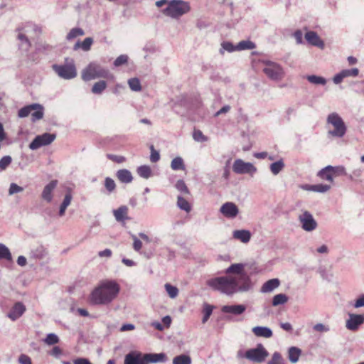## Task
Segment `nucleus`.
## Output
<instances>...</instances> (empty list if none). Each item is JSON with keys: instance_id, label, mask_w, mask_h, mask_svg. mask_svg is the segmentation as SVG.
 Wrapping results in <instances>:
<instances>
[{"instance_id": "nucleus-58", "label": "nucleus", "mask_w": 364, "mask_h": 364, "mask_svg": "<svg viewBox=\"0 0 364 364\" xmlns=\"http://www.w3.org/2000/svg\"><path fill=\"white\" fill-rule=\"evenodd\" d=\"M107 157L109 159L117 163H122L125 161V158L122 156H117L113 154H108Z\"/></svg>"}, {"instance_id": "nucleus-37", "label": "nucleus", "mask_w": 364, "mask_h": 364, "mask_svg": "<svg viewBox=\"0 0 364 364\" xmlns=\"http://www.w3.org/2000/svg\"><path fill=\"white\" fill-rule=\"evenodd\" d=\"M106 87L107 83L103 80H100L93 85L92 87V92L94 94H101L106 89Z\"/></svg>"}, {"instance_id": "nucleus-51", "label": "nucleus", "mask_w": 364, "mask_h": 364, "mask_svg": "<svg viewBox=\"0 0 364 364\" xmlns=\"http://www.w3.org/2000/svg\"><path fill=\"white\" fill-rule=\"evenodd\" d=\"M330 170L331 171V172L333 173V178L338 176L346 174L345 168L343 166H331V169H330Z\"/></svg>"}, {"instance_id": "nucleus-6", "label": "nucleus", "mask_w": 364, "mask_h": 364, "mask_svg": "<svg viewBox=\"0 0 364 364\" xmlns=\"http://www.w3.org/2000/svg\"><path fill=\"white\" fill-rule=\"evenodd\" d=\"M238 355L240 357L245 358L254 363H260L266 360L269 355V353L264 346L259 343L257 344L256 348L247 350L244 355H242L241 352H240Z\"/></svg>"}, {"instance_id": "nucleus-5", "label": "nucleus", "mask_w": 364, "mask_h": 364, "mask_svg": "<svg viewBox=\"0 0 364 364\" xmlns=\"http://www.w3.org/2000/svg\"><path fill=\"white\" fill-rule=\"evenodd\" d=\"M52 69L61 78L70 80L77 76V69L73 60L66 59L64 64H53Z\"/></svg>"}, {"instance_id": "nucleus-49", "label": "nucleus", "mask_w": 364, "mask_h": 364, "mask_svg": "<svg viewBox=\"0 0 364 364\" xmlns=\"http://www.w3.org/2000/svg\"><path fill=\"white\" fill-rule=\"evenodd\" d=\"M11 157L9 156H4L0 159V171L5 170L11 163Z\"/></svg>"}, {"instance_id": "nucleus-1", "label": "nucleus", "mask_w": 364, "mask_h": 364, "mask_svg": "<svg viewBox=\"0 0 364 364\" xmlns=\"http://www.w3.org/2000/svg\"><path fill=\"white\" fill-rule=\"evenodd\" d=\"M120 292V286L115 281L105 279L100 282L91 291L88 300L93 305H109Z\"/></svg>"}, {"instance_id": "nucleus-54", "label": "nucleus", "mask_w": 364, "mask_h": 364, "mask_svg": "<svg viewBox=\"0 0 364 364\" xmlns=\"http://www.w3.org/2000/svg\"><path fill=\"white\" fill-rule=\"evenodd\" d=\"M128 60V56L126 55H121L119 57L116 58V60L114 62V65L116 67L122 65L127 63Z\"/></svg>"}, {"instance_id": "nucleus-53", "label": "nucleus", "mask_w": 364, "mask_h": 364, "mask_svg": "<svg viewBox=\"0 0 364 364\" xmlns=\"http://www.w3.org/2000/svg\"><path fill=\"white\" fill-rule=\"evenodd\" d=\"M105 186L109 192H112L115 189L116 184L113 179L107 177L105 180Z\"/></svg>"}, {"instance_id": "nucleus-33", "label": "nucleus", "mask_w": 364, "mask_h": 364, "mask_svg": "<svg viewBox=\"0 0 364 364\" xmlns=\"http://www.w3.org/2000/svg\"><path fill=\"white\" fill-rule=\"evenodd\" d=\"M255 47V43L250 41H242L236 46L237 50H252Z\"/></svg>"}, {"instance_id": "nucleus-41", "label": "nucleus", "mask_w": 364, "mask_h": 364, "mask_svg": "<svg viewBox=\"0 0 364 364\" xmlns=\"http://www.w3.org/2000/svg\"><path fill=\"white\" fill-rule=\"evenodd\" d=\"M288 300L287 296L283 294H279L274 296L272 300L273 306H278L279 304H283L286 303Z\"/></svg>"}, {"instance_id": "nucleus-22", "label": "nucleus", "mask_w": 364, "mask_h": 364, "mask_svg": "<svg viewBox=\"0 0 364 364\" xmlns=\"http://www.w3.org/2000/svg\"><path fill=\"white\" fill-rule=\"evenodd\" d=\"M146 364L151 363L164 362L166 360L165 353H146L144 354Z\"/></svg>"}, {"instance_id": "nucleus-24", "label": "nucleus", "mask_w": 364, "mask_h": 364, "mask_svg": "<svg viewBox=\"0 0 364 364\" xmlns=\"http://www.w3.org/2000/svg\"><path fill=\"white\" fill-rule=\"evenodd\" d=\"M246 309L244 305H227L222 308V311L224 313H230L235 315L242 314Z\"/></svg>"}, {"instance_id": "nucleus-52", "label": "nucleus", "mask_w": 364, "mask_h": 364, "mask_svg": "<svg viewBox=\"0 0 364 364\" xmlns=\"http://www.w3.org/2000/svg\"><path fill=\"white\" fill-rule=\"evenodd\" d=\"M342 73V75L345 77L353 76L355 77L358 75L359 70L358 68H352V69H347L343 70L341 72Z\"/></svg>"}, {"instance_id": "nucleus-31", "label": "nucleus", "mask_w": 364, "mask_h": 364, "mask_svg": "<svg viewBox=\"0 0 364 364\" xmlns=\"http://www.w3.org/2000/svg\"><path fill=\"white\" fill-rule=\"evenodd\" d=\"M301 354V350L300 348L297 347H291L288 350L289 360L291 363H295L299 360Z\"/></svg>"}, {"instance_id": "nucleus-44", "label": "nucleus", "mask_w": 364, "mask_h": 364, "mask_svg": "<svg viewBox=\"0 0 364 364\" xmlns=\"http://www.w3.org/2000/svg\"><path fill=\"white\" fill-rule=\"evenodd\" d=\"M307 80L311 83L316 85H325L326 83L325 78L316 75H309L307 76Z\"/></svg>"}, {"instance_id": "nucleus-3", "label": "nucleus", "mask_w": 364, "mask_h": 364, "mask_svg": "<svg viewBox=\"0 0 364 364\" xmlns=\"http://www.w3.org/2000/svg\"><path fill=\"white\" fill-rule=\"evenodd\" d=\"M84 81H90L96 78L113 79V75L109 70L95 63H90L82 71L81 75Z\"/></svg>"}, {"instance_id": "nucleus-34", "label": "nucleus", "mask_w": 364, "mask_h": 364, "mask_svg": "<svg viewBox=\"0 0 364 364\" xmlns=\"http://www.w3.org/2000/svg\"><path fill=\"white\" fill-rule=\"evenodd\" d=\"M0 259L7 261L12 260V256L9 248L4 244L0 243Z\"/></svg>"}, {"instance_id": "nucleus-27", "label": "nucleus", "mask_w": 364, "mask_h": 364, "mask_svg": "<svg viewBox=\"0 0 364 364\" xmlns=\"http://www.w3.org/2000/svg\"><path fill=\"white\" fill-rule=\"evenodd\" d=\"M331 166H327L324 168L318 171L317 176L322 180H326L330 183L333 182V176L331 171Z\"/></svg>"}, {"instance_id": "nucleus-29", "label": "nucleus", "mask_w": 364, "mask_h": 364, "mask_svg": "<svg viewBox=\"0 0 364 364\" xmlns=\"http://www.w3.org/2000/svg\"><path fill=\"white\" fill-rule=\"evenodd\" d=\"M279 281L278 279H272L266 282L262 287V292H269L278 287Z\"/></svg>"}, {"instance_id": "nucleus-12", "label": "nucleus", "mask_w": 364, "mask_h": 364, "mask_svg": "<svg viewBox=\"0 0 364 364\" xmlns=\"http://www.w3.org/2000/svg\"><path fill=\"white\" fill-rule=\"evenodd\" d=\"M55 139V134L50 133H44L38 135L29 144V148L32 150H36L43 146H46L51 144Z\"/></svg>"}, {"instance_id": "nucleus-60", "label": "nucleus", "mask_w": 364, "mask_h": 364, "mask_svg": "<svg viewBox=\"0 0 364 364\" xmlns=\"http://www.w3.org/2000/svg\"><path fill=\"white\" fill-rule=\"evenodd\" d=\"M18 361L21 364H32L31 358L25 354L20 355Z\"/></svg>"}, {"instance_id": "nucleus-14", "label": "nucleus", "mask_w": 364, "mask_h": 364, "mask_svg": "<svg viewBox=\"0 0 364 364\" xmlns=\"http://www.w3.org/2000/svg\"><path fill=\"white\" fill-rule=\"evenodd\" d=\"M220 211L225 218H234L237 215L239 209L234 203L226 202L221 206Z\"/></svg>"}, {"instance_id": "nucleus-23", "label": "nucleus", "mask_w": 364, "mask_h": 364, "mask_svg": "<svg viewBox=\"0 0 364 364\" xmlns=\"http://www.w3.org/2000/svg\"><path fill=\"white\" fill-rule=\"evenodd\" d=\"M252 333L257 337L269 338L272 336V331L268 327L255 326L252 329Z\"/></svg>"}, {"instance_id": "nucleus-64", "label": "nucleus", "mask_w": 364, "mask_h": 364, "mask_svg": "<svg viewBox=\"0 0 364 364\" xmlns=\"http://www.w3.org/2000/svg\"><path fill=\"white\" fill-rule=\"evenodd\" d=\"M74 364H92V363L87 359L84 358H78L73 360Z\"/></svg>"}, {"instance_id": "nucleus-15", "label": "nucleus", "mask_w": 364, "mask_h": 364, "mask_svg": "<svg viewBox=\"0 0 364 364\" xmlns=\"http://www.w3.org/2000/svg\"><path fill=\"white\" fill-rule=\"evenodd\" d=\"M364 323V315L353 314L349 315V318L346 321V328L351 331H355L359 326Z\"/></svg>"}, {"instance_id": "nucleus-63", "label": "nucleus", "mask_w": 364, "mask_h": 364, "mask_svg": "<svg viewBox=\"0 0 364 364\" xmlns=\"http://www.w3.org/2000/svg\"><path fill=\"white\" fill-rule=\"evenodd\" d=\"M135 329V326L132 323L123 324L120 328V331H133Z\"/></svg>"}, {"instance_id": "nucleus-8", "label": "nucleus", "mask_w": 364, "mask_h": 364, "mask_svg": "<svg viewBox=\"0 0 364 364\" xmlns=\"http://www.w3.org/2000/svg\"><path fill=\"white\" fill-rule=\"evenodd\" d=\"M244 267V264L240 263L232 264L225 270V273L250 287V279L245 273Z\"/></svg>"}, {"instance_id": "nucleus-4", "label": "nucleus", "mask_w": 364, "mask_h": 364, "mask_svg": "<svg viewBox=\"0 0 364 364\" xmlns=\"http://www.w3.org/2000/svg\"><path fill=\"white\" fill-rule=\"evenodd\" d=\"M191 9L188 2L181 0H173L170 1L168 6L164 10V14L171 18H179L188 13Z\"/></svg>"}, {"instance_id": "nucleus-57", "label": "nucleus", "mask_w": 364, "mask_h": 364, "mask_svg": "<svg viewBox=\"0 0 364 364\" xmlns=\"http://www.w3.org/2000/svg\"><path fill=\"white\" fill-rule=\"evenodd\" d=\"M23 188L16 183H11L9 190V194L12 195L23 191Z\"/></svg>"}, {"instance_id": "nucleus-40", "label": "nucleus", "mask_w": 364, "mask_h": 364, "mask_svg": "<svg viewBox=\"0 0 364 364\" xmlns=\"http://www.w3.org/2000/svg\"><path fill=\"white\" fill-rule=\"evenodd\" d=\"M138 174L144 178H148L151 176V171L149 166H141L137 169Z\"/></svg>"}, {"instance_id": "nucleus-39", "label": "nucleus", "mask_w": 364, "mask_h": 364, "mask_svg": "<svg viewBox=\"0 0 364 364\" xmlns=\"http://www.w3.org/2000/svg\"><path fill=\"white\" fill-rule=\"evenodd\" d=\"M284 167L282 160H279L270 165V170L274 175L278 174Z\"/></svg>"}, {"instance_id": "nucleus-62", "label": "nucleus", "mask_w": 364, "mask_h": 364, "mask_svg": "<svg viewBox=\"0 0 364 364\" xmlns=\"http://www.w3.org/2000/svg\"><path fill=\"white\" fill-rule=\"evenodd\" d=\"M71 200H72V195L70 193H68L65 195L64 200L61 204L68 208V206L70 205Z\"/></svg>"}, {"instance_id": "nucleus-25", "label": "nucleus", "mask_w": 364, "mask_h": 364, "mask_svg": "<svg viewBox=\"0 0 364 364\" xmlns=\"http://www.w3.org/2000/svg\"><path fill=\"white\" fill-rule=\"evenodd\" d=\"M116 176L120 182L124 183H131L133 179L131 172L127 169L119 170L116 173Z\"/></svg>"}, {"instance_id": "nucleus-9", "label": "nucleus", "mask_w": 364, "mask_h": 364, "mask_svg": "<svg viewBox=\"0 0 364 364\" xmlns=\"http://www.w3.org/2000/svg\"><path fill=\"white\" fill-rule=\"evenodd\" d=\"M327 122L334 127L333 130L328 132L331 135L337 137L344 136L346 132V127L341 117L337 113L330 114L328 116Z\"/></svg>"}, {"instance_id": "nucleus-48", "label": "nucleus", "mask_w": 364, "mask_h": 364, "mask_svg": "<svg viewBox=\"0 0 364 364\" xmlns=\"http://www.w3.org/2000/svg\"><path fill=\"white\" fill-rule=\"evenodd\" d=\"M165 288L171 298H175L178 294V289L176 287L171 285L170 284H166L165 285Z\"/></svg>"}, {"instance_id": "nucleus-61", "label": "nucleus", "mask_w": 364, "mask_h": 364, "mask_svg": "<svg viewBox=\"0 0 364 364\" xmlns=\"http://www.w3.org/2000/svg\"><path fill=\"white\" fill-rule=\"evenodd\" d=\"M314 329L315 331H318V332H326V331H328L329 330L328 327H326V326H324L322 323H317V324H316L314 326Z\"/></svg>"}, {"instance_id": "nucleus-11", "label": "nucleus", "mask_w": 364, "mask_h": 364, "mask_svg": "<svg viewBox=\"0 0 364 364\" xmlns=\"http://www.w3.org/2000/svg\"><path fill=\"white\" fill-rule=\"evenodd\" d=\"M232 171L237 174H252L257 171V168L250 162H245L242 159H236L232 165Z\"/></svg>"}, {"instance_id": "nucleus-32", "label": "nucleus", "mask_w": 364, "mask_h": 364, "mask_svg": "<svg viewBox=\"0 0 364 364\" xmlns=\"http://www.w3.org/2000/svg\"><path fill=\"white\" fill-rule=\"evenodd\" d=\"M177 205L179 208L185 210L186 213H189L191 210V205L189 202L181 196H178Z\"/></svg>"}, {"instance_id": "nucleus-30", "label": "nucleus", "mask_w": 364, "mask_h": 364, "mask_svg": "<svg viewBox=\"0 0 364 364\" xmlns=\"http://www.w3.org/2000/svg\"><path fill=\"white\" fill-rule=\"evenodd\" d=\"M233 236L235 238L240 240L242 242H247L250 241L251 235L248 230H235L233 232Z\"/></svg>"}, {"instance_id": "nucleus-55", "label": "nucleus", "mask_w": 364, "mask_h": 364, "mask_svg": "<svg viewBox=\"0 0 364 364\" xmlns=\"http://www.w3.org/2000/svg\"><path fill=\"white\" fill-rule=\"evenodd\" d=\"M133 240V248L135 251L139 252L142 247V242L136 235H132Z\"/></svg>"}, {"instance_id": "nucleus-17", "label": "nucleus", "mask_w": 364, "mask_h": 364, "mask_svg": "<svg viewBox=\"0 0 364 364\" xmlns=\"http://www.w3.org/2000/svg\"><path fill=\"white\" fill-rule=\"evenodd\" d=\"M129 208L126 205H122L116 210H113V215L117 222L125 223V221L129 220L128 216Z\"/></svg>"}, {"instance_id": "nucleus-26", "label": "nucleus", "mask_w": 364, "mask_h": 364, "mask_svg": "<svg viewBox=\"0 0 364 364\" xmlns=\"http://www.w3.org/2000/svg\"><path fill=\"white\" fill-rule=\"evenodd\" d=\"M303 188L318 193H325L331 189V186L327 184L305 185Z\"/></svg>"}, {"instance_id": "nucleus-50", "label": "nucleus", "mask_w": 364, "mask_h": 364, "mask_svg": "<svg viewBox=\"0 0 364 364\" xmlns=\"http://www.w3.org/2000/svg\"><path fill=\"white\" fill-rule=\"evenodd\" d=\"M59 341L58 337L54 333H49L45 338V343L48 345H54Z\"/></svg>"}, {"instance_id": "nucleus-13", "label": "nucleus", "mask_w": 364, "mask_h": 364, "mask_svg": "<svg viewBox=\"0 0 364 364\" xmlns=\"http://www.w3.org/2000/svg\"><path fill=\"white\" fill-rule=\"evenodd\" d=\"M299 220L301 224L302 228L306 231H312L317 227L316 221L314 219L312 215L308 211H305L301 214L299 216Z\"/></svg>"}, {"instance_id": "nucleus-36", "label": "nucleus", "mask_w": 364, "mask_h": 364, "mask_svg": "<svg viewBox=\"0 0 364 364\" xmlns=\"http://www.w3.org/2000/svg\"><path fill=\"white\" fill-rule=\"evenodd\" d=\"M171 167L174 171L184 170L185 165L183 159L181 157L174 158L171 161Z\"/></svg>"}, {"instance_id": "nucleus-45", "label": "nucleus", "mask_w": 364, "mask_h": 364, "mask_svg": "<svg viewBox=\"0 0 364 364\" xmlns=\"http://www.w3.org/2000/svg\"><path fill=\"white\" fill-rule=\"evenodd\" d=\"M203 318L202 319V321L203 323H205L210 316L213 312V306L209 304H205L203 310Z\"/></svg>"}, {"instance_id": "nucleus-43", "label": "nucleus", "mask_w": 364, "mask_h": 364, "mask_svg": "<svg viewBox=\"0 0 364 364\" xmlns=\"http://www.w3.org/2000/svg\"><path fill=\"white\" fill-rule=\"evenodd\" d=\"M129 87L133 91H140L141 90V83L138 78H131L128 81Z\"/></svg>"}, {"instance_id": "nucleus-19", "label": "nucleus", "mask_w": 364, "mask_h": 364, "mask_svg": "<svg viewBox=\"0 0 364 364\" xmlns=\"http://www.w3.org/2000/svg\"><path fill=\"white\" fill-rule=\"evenodd\" d=\"M25 311V306L21 302H17L14 304L10 312L8 314V317L12 321H15L21 317Z\"/></svg>"}, {"instance_id": "nucleus-21", "label": "nucleus", "mask_w": 364, "mask_h": 364, "mask_svg": "<svg viewBox=\"0 0 364 364\" xmlns=\"http://www.w3.org/2000/svg\"><path fill=\"white\" fill-rule=\"evenodd\" d=\"M32 28L35 31L38 30L37 28L36 27V26H33L31 24H28L23 28H18L17 29V31L18 32V39L20 40L21 41L25 42V43L26 45V49H28L31 46V43L28 41V38L22 32L24 31L25 33H28L29 28Z\"/></svg>"}, {"instance_id": "nucleus-20", "label": "nucleus", "mask_w": 364, "mask_h": 364, "mask_svg": "<svg viewBox=\"0 0 364 364\" xmlns=\"http://www.w3.org/2000/svg\"><path fill=\"white\" fill-rule=\"evenodd\" d=\"M305 38L306 41L314 46H317L318 48H323L324 46V43L323 41L319 38L318 34L314 31H308L305 34Z\"/></svg>"}, {"instance_id": "nucleus-47", "label": "nucleus", "mask_w": 364, "mask_h": 364, "mask_svg": "<svg viewBox=\"0 0 364 364\" xmlns=\"http://www.w3.org/2000/svg\"><path fill=\"white\" fill-rule=\"evenodd\" d=\"M176 188L178 191L185 194H190V191L183 180H178L176 183Z\"/></svg>"}, {"instance_id": "nucleus-56", "label": "nucleus", "mask_w": 364, "mask_h": 364, "mask_svg": "<svg viewBox=\"0 0 364 364\" xmlns=\"http://www.w3.org/2000/svg\"><path fill=\"white\" fill-rule=\"evenodd\" d=\"M160 159L159 153L156 151L153 146H151V156L150 160L153 163L157 162Z\"/></svg>"}, {"instance_id": "nucleus-59", "label": "nucleus", "mask_w": 364, "mask_h": 364, "mask_svg": "<svg viewBox=\"0 0 364 364\" xmlns=\"http://www.w3.org/2000/svg\"><path fill=\"white\" fill-rule=\"evenodd\" d=\"M222 47L224 50L228 52H232L237 50L236 46H234L230 42H223Z\"/></svg>"}, {"instance_id": "nucleus-28", "label": "nucleus", "mask_w": 364, "mask_h": 364, "mask_svg": "<svg viewBox=\"0 0 364 364\" xmlns=\"http://www.w3.org/2000/svg\"><path fill=\"white\" fill-rule=\"evenodd\" d=\"M92 43L93 39L90 37H87L82 42L77 41L74 46V49L77 50L80 48L84 51H88L90 50Z\"/></svg>"}, {"instance_id": "nucleus-2", "label": "nucleus", "mask_w": 364, "mask_h": 364, "mask_svg": "<svg viewBox=\"0 0 364 364\" xmlns=\"http://www.w3.org/2000/svg\"><path fill=\"white\" fill-rule=\"evenodd\" d=\"M206 284L215 291L230 296L238 291H247L249 287L229 275L218 277L207 280Z\"/></svg>"}, {"instance_id": "nucleus-16", "label": "nucleus", "mask_w": 364, "mask_h": 364, "mask_svg": "<svg viewBox=\"0 0 364 364\" xmlns=\"http://www.w3.org/2000/svg\"><path fill=\"white\" fill-rule=\"evenodd\" d=\"M124 364H146L144 354L138 351H132L126 355Z\"/></svg>"}, {"instance_id": "nucleus-46", "label": "nucleus", "mask_w": 364, "mask_h": 364, "mask_svg": "<svg viewBox=\"0 0 364 364\" xmlns=\"http://www.w3.org/2000/svg\"><path fill=\"white\" fill-rule=\"evenodd\" d=\"M193 137L194 140L200 142L206 141L208 140V138L199 129H194Z\"/></svg>"}, {"instance_id": "nucleus-7", "label": "nucleus", "mask_w": 364, "mask_h": 364, "mask_svg": "<svg viewBox=\"0 0 364 364\" xmlns=\"http://www.w3.org/2000/svg\"><path fill=\"white\" fill-rule=\"evenodd\" d=\"M31 114L32 122L40 120L43 117L44 108L41 105L32 104L21 108L18 112V116L21 118L26 117Z\"/></svg>"}, {"instance_id": "nucleus-10", "label": "nucleus", "mask_w": 364, "mask_h": 364, "mask_svg": "<svg viewBox=\"0 0 364 364\" xmlns=\"http://www.w3.org/2000/svg\"><path fill=\"white\" fill-rule=\"evenodd\" d=\"M263 72L269 79L274 81L282 80L285 74L281 65L272 61L264 63Z\"/></svg>"}, {"instance_id": "nucleus-42", "label": "nucleus", "mask_w": 364, "mask_h": 364, "mask_svg": "<svg viewBox=\"0 0 364 364\" xmlns=\"http://www.w3.org/2000/svg\"><path fill=\"white\" fill-rule=\"evenodd\" d=\"M267 364H286V363L282 355L278 352H275Z\"/></svg>"}, {"instance_id": "nucleus-18", "label": "nucleus", "mask_w": 364, "mask_h": 364, "mask_svg": "<svg viewBox=\"0 0 364 364\" xmlns=\"http://www.w3.org/2000/svg\"><path fill=\"white\" fill-rule=\"evenodd\" d=\"M58 184L57 180L51 181L48 184H47L42 192L41 197L43 200L47 201L48 203L51 202L53 199V191L56 188Z\"/></svg>"}, {"instance_id": "nucleus-38", "label": "nucleus", "mask_w": 364, "mask_h": 364, "mask_svg": "<svg viewBox=\"0 0 364 364\" xmlns=\"http://www.w3.org/2000/svg\"><path fill=\"white\" fill-rule=\"evenodd\" d=\"M85 34L84 31L80 28H72L68 33L66 38L68 41L73 40L78 36H82Z\"/></svg>"}, {"instance_id": "nucleus-35", "label": "nucleus", "mask_w": 364, "mask_h": 364, "mask_svg": "<svg viewBox=\"0 0 364 364\" xmlns=\"http://www.w3.org/2000/svg\"><path fill=\"white\" fill-rule=\"evenodd\" d=\"M173 364H191V358L188 355H179L173 359Z\"/></svg>"}]
</instances>
